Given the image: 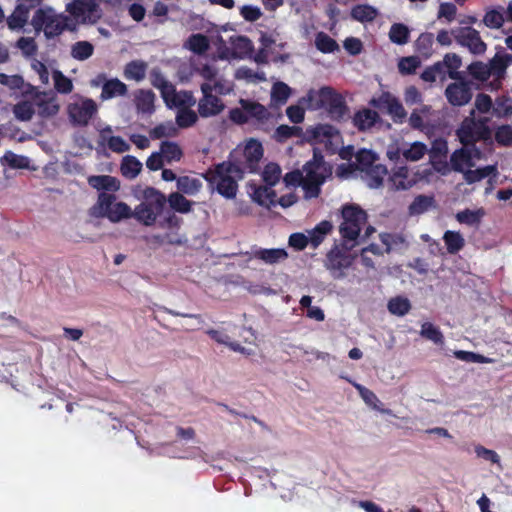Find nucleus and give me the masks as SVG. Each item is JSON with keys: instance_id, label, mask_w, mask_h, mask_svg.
Listing matches in <instances>:
<instances>
[{"instance_id": "f257e3e1", "label": "nucleus", "mask_w": 512, "mask_h": 512, "mask_svg": "<svg viewBox=\"0 0 512 512\" xmlns=\"http://www.w3.org/2000/svg\"><path fill=\"white\" fill-rule=\"evenodd\" d=\"M239 163L229 159L208 168L202 177L217 193L226 199H234L238 192V181L244 177Z\"/></svg>"}, {"instance_id": "f03ea898", "label": "nucleus", "mask_w": 512, "mask_h": 512, "mask_svg": "<svg viewBox=\"0 0 512 512\" xmlns=\"http://www.w3.org/2000/svg\"><path fill=\"white\" fill-rule=\"evenodd\" d=\"M511 65L512 54L501 50L497 51L488 63L482 61L472 62L468 65L467 72L474 80L482 83L492 77V88L499 89L506 77L507 68Z\"/></svg>"}, {"instance_id": "7ed1b4c3", "label": "nucleus", "mask_w": 512, "mask_h": 512, "mask_svg": "<svg viewBox=\"0 0 512 512\" xmlns=\"http://www.w3.org/2000/svg\"><path fill=\"white\" fill-rule=\"evenodd\" d=\"M31 25L36 32L43 31L47 39H53L65 30L75 29V23L70 16L57 14L51 7L38 8L32 17Z\"/></svg>"}, {"instance_id": "20e7f679", "label": "nucleus", "mask_w": 512, "mask_h": 512, "mask_svg": "<svg viewBox=\"0 0 512 512\" xmlns=\"http://www.w3.org/2000/svg\"><path fill=\"white\" fill-rule=\"evenodd\" d=\"M167 203L164 193L154 187H146L142 193V202L134 209V218L145 226L155 224Z\"/></svg>"}, {"instance_id": "39448f33", "label": "nucleus", "mask_w": 512, "mask_h": 512, "mask_svg": "<svg viewBox=\"0 0 512 512\" xmlns=\"http://www.w3.org/2000/svg\"><path fill=\"white\" fill-rule=\"evenodd\" d=\"M474 111L471 112V115ZM489 118L468 116L463 119L456 130V135L463 146H474L479 141H489L492 131L488 125Z\"/></svg>"}, {"instance_id": "423d86ee", "label": "nucleus", "mask_w": 512, "mask_h": 512, "mask_svg": "<svg viewBox=\"0 0 512 512\" xmlns=\"http://www.w3.org/2000/svg\"><path fill=\"white\" fill-rule=\"evenodd\" d=\"M341 215L343 221L339 226V232L342 239L346 242L357 240L362 226L367 222L366 212L356 204H345Z\"/></svg>"}, {"instance_id": "0eeeda50", "label": "nucleus", "mask_w": 512, "mask_h": 512, "mask_svg": "<svg viewBox=\"0 0 512 512\" xmlns=\"http://www.w3.org/2000/svg\"><path fill=\"white\" fill-rule=\"evenodd\" d=\"M263 146L256 139H250L243 149H234L230 152L229 160L239 163L245 172L256 173L259 169V163L263 157Z\"/></svg>"}, {"instance_id": "6e6552de", "label": "nucleus", "mask_w": 512, "mask_h": 512, "mask_svg": "<svg viewBox=\"0 0 512 512\" xmlns=\"http://www.w3.org/2000/svg\"><path fill=\"white\" fill-rule=\"evenodd\" d=\"M116 199L115 194L100 192L94 209H98L102 217L108 218L113 223L134 217V211L130 206L124 202H116Z\"/></svg>"}, {"instance_id": "1a4fd4ad", "label": "nucleus", "mask_w": 512, "mask_h": 512, "mask_svg": "<svg viewBox=\"0 0 512 512\" xmlns=\"http://www.w3.org/2000/svg\"><path fill=\"white\" fill-rule=\"evenodd\" d=\"M451 35L458 45L467 48L473 55H483L487 50L479 31L470 25L451 29Z\"/></svg>"}, {"instance_id": "9d476101", "label": "nucleus", "mask_w": 512, "mask_h": 512, "mask_svg": "<svg viewBox=\"0 0 512 512\" xmlns=\"http://www.w3.org/2000/svg\"><path fill=\"white\" fill-rule=\"evenodd\" d=\"M320 106L325 108L334 120H341L348 112L347 104L341 94L329 86H324L318 92Z\"/></svg>"}, {"instance_id": "9b49d317", "label": "nucleus", "mask_w": 512, "mask_h": 512, "mask_svg": "<svg viewBox=\"0 0 512 512\" xmlns=\"http://www.w3.org/2000/svg\"><path fill=\"white\" fill-rule=\"evenodd\" d=\"M68 116L74 126H86L97 113V105L90 98L70 103L67 108Z\"/></svg>"}, {"instance_id": "f8f14e48", "label": "nucleus", "mask_w": 512, "mask_h": 512, "mask_svg": "<svg viewBox=\"0 0 512 512\" xmlns=\"http://www.w3.org/2000/svg\"><path fill=\"white\" fill-rule=\"evenodd\" d=\"M352 264V257L346 252L334 246L326 255L324 266L334 279L344 277V270Z\"/></svg>"}, {"instance_id": "ddd939ff", "label": "nucleus", "mask_w": 512, "mask_h": 512, "mask_svg": "<svg viewBox=\"0 0 512 512\" xmlns=\"http://www.w3.org/2000/svg\"><path fill=\"white\" fill-rule=\"evenodd\" d=\"M202 98L198 102V113L201 117L207 118L220 114L225 106L222 100L213 95L212 84H201Z\"/></svg>"}, {"instance_id": "4468645a", "label": "nucleus", "mask_w": 512, "mask_h": 512, "mask_svg": "<svg viewBox=\"0 0 512 512\" xmlns=\"http://www.w3.org/2000/svg\"><path fill=\"white\" fill-rule=\"evenodd\" d=\"M445 96L452 106H464L471 101L473 96L471 84L464 78L455 80L446 87Z\"/></svg>"}, {"instance_id": "2eb2a0df", "label": "nucleus", "mask_w": 512, "mask_h": 512, "mask_svg": "<svg viewBox=\"0 0 512 512\" xmlns=\"http://www.w3.org/2000/svg\"><path fill=\"white\" fill-rule=\"evenodd\" d=\"M67 11L73 17L83 21L100 17L98 0H73L67 5Z\"/></svg>"}, {"instance_id": "dca6fc26", "label": "nucleus", "mask_w": 512, "mask_h": 512, "mask_svg": "<svg viewBox=\"0 0 512 512\" xmlns=\"http://www.w3.org/2000/svg\"><path fill=\"white\" fill-rule=\"evenodd\" d=\"M100 80H103L100 94L101 100L104 101L116 97H126L128 95V86L118 78L106 79L105 74H100L98 76V81H96V85L100 83Z\"/></svg>"}, {"instance_id": "f3484780", "label": "nucleus", "mask_w": 512, "mask_h": 512, "mask_svg": "<svg viewBox=\"0 0 512 512\" xmlns=\"http://www.w3.org/2000/svg\"><path fill=\"white\" fill-rule=\"evenodd\" d=\"M381 123L382 119L379 113L370 108H361L352 117V124L359 132H368Z\"/></svg>"}, {"instance_id": "a211bd4d", "label": "nucleus", "mask_w": 512, "mask_h": 512, "mask_svg": "<svg viewBox=\"0 0 512 512\" xmlns=\"http://www.w3.org/2000/svg\"><path fill=\"white\" fill-rule=\"evenodd\" d=\"M155 93L150 89H137L134 92V105L137 113L151 115L155 111Z\"/></svg>"}, {"instance_id": "6ab92c4d", "label": "nucleus", "mask_w": 512, "mask_h": 512, "mask_svg": "<svg viewBox=\"0 0 512 512\" xmlns=\"http://www.w3.org/2000/svg\"><path fill=\"white\" fill-rule=\"evenodd\" d=\"M87 182L92 188L109 194H115L120 189V181L110 175H91Z\"/></svg>"}, {"instance_id": "aec40b11", "label": "nucleus", "mask_w": 512, "mask_h": 512, "mask_svg": "<svg viewBox=\"0 0 512 512\" xmlns=\"http://www.w3.org/2000/svg\"><path fill=\"white\" fill-rule=\"evenodd\" d=\"M388 182L391 189L395 191L410 189L415 184V180L410 177L407 166H400L395 169L389 176Z\"/></svg>"}, {"instance_id": "412c9836", "label": "nucleus", "mask_w": 512, "mask_h": 512, "mask_svg": "<svg viewBox=\"0 0 512 512\" xmlns=\"http://www.w3.org/2000/svg\"><path fill=\"white\" fill-rule=\"evenodd\" d=\"M288 257V254L285 249L282 248H271V249H265V248H256L252 250L250 253V259H257L261 260L266 264H276L283 260H285Z\"/></svg>"}, {"instance_id": "4be33fe9", "label": "nucleus", "mask_w": 512, "mask_h": 512, "mask_svg": "<svg viewBox=\"0 0 512 512\" xmlns=\"http://www.w3.org/2000/svg\"><path fill=\"white\" fill-rule=\"evenodd\" d=\"M450 164L453 171L463 173L465 168L475 165L472 161V151L466 146L456 149L450 156Z\"/></svg>"}, {"instance_id": "5701e85b", "label": "nucleus", "mask_w": 512, "mask_h": 512, "mask_svg": "<svg viewBox=\"0 0 512 512\" xmlns=\"http://www.w3.org/2000/svg\"><path fill=\"white\" fill-rule=\"evenodd\" d=\"M307 137L310 141L315 142H331L334 138L339 137L338 130L329 124H319L315 127L307 129Z\"/></svg>"}, {"instance_id": "b1692460", "label": "nucleus", "mask_w": 512, "mask_h": 512, "mask_svg": "<svg viewBox=\"0 0 512 512\" xmlns=\"http://www.w3.org/2000/svg\"><path fill=\"white\" fill-rule=\"evenodd\" d=\"M31 10V5L26 6L18 0V3L11 13L6 19L7 26L10 30H20L22 29L28 22L29 12Z\"/></svg>"}, {"instance_id": "393cba45", "label": "nucleus", "mask_w": 512, "mask_h": 512, "mask_svg": "<svg viewBox=\"0 0 512 512\" xmlns=\"http://www.w3.org/2000/svg\"><path fill=\"white\" fill-rule=\"evenodd\" d=\"M239 103L241 107L246 111L249 119L253 118L257 120V122L263 124L267 122L271 117V113L268 111V109L259 102L240 99Z\"/></svg>"}, {"instance_id": "a878e982", "label": "nucleus", "mask_w": 512, "mask_h": 512, "mask_svg": "<svg viewBox=\"0 0 512 512\" xmlns=\"http://www.w3.org/2000/svg\"><path fill=\"white\" fill-rule=\"evenodd\" d=\"M148 64L143 60H132L128 62L123 69V76L126 80H132L137 83L146 78Z\"/></svg>"}, {"instance_id": "bb28decb", "label": "nucleus", "mask_w": 512, "mask_h": 512, "mask_svg": "<svg viewBox=\"0 0 512 512\" xmlns=\"http://www.w3.org/2000/svg\"><path fill=\"white\" fill-rule=\"evenodd\" d=\"M35 105L37 107L38 115L42 118L52 117L59 111V105L54 95H51L49 98L46 96V94L37 96L35 98Z\"/></svg>"}, {"instance_id": "cd10ccee", "label": "nucleus", "mask_w": 512, "mask_h": 512, "mask_svg": "<svg viewBox=\"0 0 512 512\" xmlns=\"http://www.w3.org/2000/svg\"><path fill=\"white\" fill-rule=\"evenodd\" d=\"M504 12L505 9L501 5L488 7L485 10L482 23L489 29H500L505 22Z\"/></svg>"}, {"instance_id": "c85d7f7f", "label": "nucleus", "mask_w": 512, "mask_h": 512, "mask_svg": "<svg viewBox=\"0 0 512 512\" xmlns=\"http://www.w3.org/2000/svg\"><path fill=\"white\" fill-rule=\"evenodd\" d=\"M276 192L272 189V186L264 185L257 186L253 190V200L261 206L270 208L276 206Z\"/></svg>"}, {"instance_id": "c756f323", "label": "nucleus", "mask_w": 512, "mask_h": 512, "mask_svg": "<svg viewBox=\"0 0 512 512\" xmlns=\"http://www.w3.org/2000/svg\"><path fill=\"white\" fill-rule=\"evenodd\" d=\"M364 172L367 185L373 189L381 187L384 182V177L388 174L387 167L383 164H374Z\"/></svg>"}, {"instance_id": "7c9ffc66", "label": "nucleus", "mask_w": 512, "mask_h": 512, "mask_svg": "<svg viewBox=\"0 0 512 512\" xmlns=\"http://www.w3.org/2000/svg\"><path fill=\"white\" fill-rule=\"evenodd\" d=\"M176 186L178 192L188 196H195L201 191L203 183L198 178L180 176L176 179Z\"/></svg>"}, {"instance_id": "2f4dec72", "label": "nucleus", "mask_w": 512, "mask_h": 512, "mask_svg": "<svg viewBox=\"0 0 512 512\" xmlns=\"http://www.w3.org/2000/svg\"><path fill=\"white\" fill-rule=\"evenodd\" d=\"M167 203L169 204L170 208L174 210L175 212L181 213V214H187L192 211V206L194 202L188 200L184 194L180 192H172L169 194L168 197H166Z\"/></svg>"}, {"instance_id": "473e14b6", "label": "nucleus", "mask_w": 512, "mask_h": 512, "mask_svg": "<svg viewBox=\"0 0 512 512\" xmlns=\"http://www.w3.org/2000/svg\"><path fill=\"white\" fill-rule=\"evenodd\" d=\"M351 18L361 23L372 22L378 15V11L368 4H357L350 12Z\"/></svg>"}, {"instance_id": "72a5a7b5", "label": "nucleus", "mask_w": 512, "mask_h": 512, "mask_svg": "<svg viewBox=\"0 0 512 512\" xmlns=\"http://www.w3.org/2000/svg\"><path fill=\"white\" fill-rule=\"evenodd\" d=\"M142 170V163L135 157L127 155L123 157L120 171L122 176L127 179L136 178Z\"/></svg>"}, {"instance_id": "f704fd0d", "label": "nucleus", "mask_w": 512, "mask_h": 512, "mask_svg": "<svg viewBox=\"0 0 512 512\" xmlns=\"http://www.w3.org/2000/svg\"><path fill=\"white\" fill-rule=\"evenodd\" d=\"M496 173H497L496 166L487 165V166L477 168L474 170L468 168L463 172V176H464V180L466 181V183L473 184V183L483 180L484 178H486L490 175H495Z\"/></svg>"}, {"instance_id": "c9c22d12", "label": "nucleus", "mask_w": 512, "mask_h": 512, "mask_svg": "<svg viewBox=\"0 0 512 512\" xmlns=\"http://www.w3.org/2000/svg\"><path fill=\"white\" fill-rule=\"evenodd\" d=\"M332 228L331 222L324 220L309 231L308 239L313 248H317L323 242L325 236L331 232Z\"/></svg>"}, {"instance_id": "e433bc0d", "label": "nucleus", "mask_w": 512, "mask_h": 512, "mask_svg": "<svg viewBox=\"0 0 512 512\" xmlns=\"http://www.w3.org/2000/svg\"><path fill=\"white\" fill-rule=\"evenodd\" d=\"M443 240L449 254H456L465 246V239L460 232L447 230Z\"/></svg>"}, {"instance_id": "4c0bfd02", "label": "nucleus", "mask_w": 512, "mask_h": 512, "mask_svg": "<svg viewBox=\"0 0 512 512\" xmlns=\"http://www.w3.org/2000/svg\"><path fill=\"white\" fill-rule=\"evenodd\" d=\"M443 61L445 62L447 68V74L452 80H459L464 78L463 72L458 71V69L462 65L461 57L456 53H447Z\"/></svg>"}, {"instance_id": "58836bf2", "label": "nucleus", "mask_w": 512, "mask_h": 512, "mask_svg": "<svg viewBox=\"0 0 512 512\" xmlns=\"http://www.w3.org/2000/svg\"><path fill=\"white\" fill-rule=\"evenodd\" d=\"M433 43H434V35L430 32H424L419 35L417 40L415 41V51L425 57L428 58L433 53Z\"/></svg>"}, {"instance_id": "ea45409f", "label": "nucleus", "mask_w": 512, "mask_h": 512, "mask_svg": "<svg viewBox=\"0 0 512 512\" xmlns=\"http://www.w3.org/2000/svg\"><path fill=\"white\" fill-rule=\"evenodd\" d=\"M410 30L403 23H394L389 30V39L397 45H405L409 42Z\"/></svg>"}, {"instance_id": "a19ab883", "label": "nucleus", "mask_w": 512, "mask_h": 512, "mask_svg": "<svg viewBox=\"0 0 512 512\" xmlns=\"http://www.w3.org/2000/svg\"><path fill=\"white\" fill-rule=\"evenodd\" d=\"M160 153L163 159L168 163L179 161L183 156L180 146L172 141H163L160 145Z\"/></svg>"}, {"instance_id": "79ce46f5", "label": "nucleus", "mask_w": 512, "mask_h": 512, "mask_svg": "<svg viewBox=\"0 0 512 512\" xmlns=\"http://www.w3.org/2000/svg\"><path fill=\"white\" fill-rule=\"evenodd\" d=\"M484 214L483 208L477 210L464 209L456 214V220L461 224L474 226L481 222Z\"/></svg>"}, {"instance_id": "37998d69", "label": "nucleus", "mask_w": 512, "mask_h": 512, "mask_svg": "<svg viewBox=\"0 0 512 512\" xmlns=\"http://www.w3.org/2000/svg\"><path fill=\"white\" fill-rule=\"evenodd\" d=\"M356 167L359 171L364 172L366 169L375 164L378 156L375 152L369 149H360L355 154Z\"/></svg>"}, {"instance_id": "c03bdc74", "label": "nucleus", "mask_w": 512, "mask_h": 512, "mask_svg": "<svg viewBox=\"0 0 512 512\" xmlns=\"http://www.w3.org/2000/svg\"><path fill=\"white\" fill-rule=\"evenodd\" d=\"M420 335L432 341L436 345L444 344V335L441 330L430 322H424L421 325Z\"/></svg>"}, {"instance_id": "a18cd8bd", "label": "nucleus", "mask_w": 512, "mask_h": 512, "mask_svg": "<svg viewBox=\"0 0 512 512\" xmlns=\"http://www.w3.org/2000/svg\"><path fill=\"white\" fill-rule=\"evenodd\" d=\"M315 46L322 53H333L339 50V45L325 32L317 33L315 37Z\"/></svg>"}, {"instance_id": "49530a36", "label": "nucleus", "mask_w": 512, "mask_h": 512, "mask_svg": "<svg viewBox=\"0 0 512 512\" xmlns=\"http://www.w3.org/2000/svg\"><path fill=\"white\" fill-rule=\"evenodd\" d=\"M434 203L432 196L418 195L414 198L412 203L409 205L410 215H419L426 212Z\"/></svg>"}, {"instance_id": "de8ad7c7", "label": "nucleus", "mask_w": 512, "mask_h": 512, "mask_svg": "<svg viewBox=\"0 0 512 512\" xmlns=\"http://www.w3.org/2000/svg\"><path fill=\"white\" fill-rule=\"evenodd\" d=\"M196 104V99L191 91L182 90L176 92V96L171 101L169 108L188 109Z\"/></svg>"}, {"instance_id": "09e8293b", "label": "nucleus", "mask_w": 512, "mask_h": 512, "mask_svg": "<svg viewBox=\"0 0 512 512\" xmlns=\"http://www.w3.org/2000/svg\"><path fill=\"white\" fill-rule=\"evenodd\" d=\"M323 166L322 158L320 160H313L309 161L304 165V171L306 175L304 176V179L310 180V181H321L324 183L325 176L323 173L320 172L321 168Z\"/></svg>"}, {"instance_id": "8fccbe9b", "label": "nucleus", "mask_w": 512, "mask_h": 512, "mask_svg": "<svg viewBox=\"0 0 512 512\" xmlns=\"http://www.w3.org/2000/svg\"><path fill=\"white\" fill-rule=\"evenodd\" d=\"M94 52L93 45L88 41H78L72 45L71 56L79 61H84L92 56Z\"/></svg>"}, {"instance_id": "3c124183", "label": "nucleus", "mask_w": 512, "mask_h": 512, "mask_svg": "<svg viewBox=\"0 0 512 512\" xmlns=\"http://www.w3.org/2000/svg\"><path fill=\"white\" fill-rule=\"evenodd\" d=\"M291 94V88L284 82H277L271 91V100L277 105H284Z\"/></svg>"}, {"instance_id": "603ef678", "label": "nucleus", "mask_w": 512, "mask_h": 512, "mask_svg": "<svg viewBox=\"0 0 512 512\" xmlns=\"http://www.w3.org/2000/svg\"><path fill=\"white\" fill-rule=\"evenodd\" d=\"M188 48L196 53L203 54L209 49V40L204 34H192L187 41Z\"/></svg>"}, {"instance_id": "864d4df0", "label": "nucleus", "mask_w": 512, "mask_h": 512, "mask_svg": "<svg viewBox=\"0 0 512 512\" xmlns=\"http://www.w3.org/2000/svg\"><path fill=\"white\" fill-rule=\"evenodd\" d=\"M281 177V168L277 163H268L262 172V179L268 186H275Z\"/></svg>"}, {"instance_id": "5fc2aeb1", "label": "nucleus", "mask_w": 512, "mask_h": 512, "mask_svg": "<svg viewBox=\"0 0 512 512\" xmlns=\"http://www.w3.org/2000/svg\"><path fill=\"white\" fill-rule=\"evenodd\" d=\"M411 309L410 301L404 297H395L388 302V310L391 314L397 316L406 315Z\"/></svg>"}, {"instance_id": "6e6d98bb", "label": "nucleus", "mask_w": 512, "mask_h": 512, "mask_svg": "<svg viewBox=\"0 0 512 512\" xmlns=\"http://www.w3.org/2000/svg\"><path fill=\"white\" fill-rule=\"evenodd\" d=\"M302 129L298 126L279 125L274 133L277 142H284L292 137H300Z\"/></svg>"}, {"instance_id": "4d7b16f0", "label": "nucleus", "mask_w": 512, "mask_h": 512, "mask_svg": "<svg viewBox=\"0 0 512 512\" xmlns=\"http://www.w3.org/2000/svg\"><path fill=\"white\" fill-rule=\"evenodd\" d=\"M13 113L20 121H29L35 114L34 104L30 101H20L14 108Z\"/></svg>"}, {"instance_id": "13d9d810", "label": "nucleus", "mask_w": 512, "mask_h": 512, "mask_svg": "<svg viewBox=\"0 0 512 512\" xmlns=\"http://www.w3.org/2000/svg\"><path fill=\"white\" fill-rule=\"evenodd\" d=\"M233 47L240 57H252L254 53L253 42L247 36H238L233 41Z\"/></svg>"}, {"instance_id": "bf43d9fd", "label": "nucleus", "mask_w": 512, "mask_h": 512, "mask_svg": "<svg viewBox=\"0 0 512 512\" xmlns=\"http://www.w3.org/2000/svg\"><path fill=\"white\" fill-rule=\"evenodd\" d=\"M198 120V115L191 108L179 109L176 115V124L180 128H189Z\"/></svg>"}, {"instance_id": "052dcab7", "label": "nucleus", "mask_w": 512, "mask_h": 512, "mask_svg": "<svg viewBox=\"0 0 512 512\" xmlns=\"http://www.w3.org/2000/svg\"><path fill=\"white\" fill-rule=\"evenodd\" d=\"M427 146L422 142H414L408 149L403 150L402 156L408 161H418L424 157Z\"/></svg>"}, {"instance_id": "680f3d73", "label": "nucleus", "mask_w": 512, "mask_h": 512, "mask_svg": "<svg viewBox=\"0 0 512 512\" xmlns=\"http://www.w3.org/2000/svg\"><path fill=\"white\" fill-rule=\"evenodd\" d=\"M454 355L457 359L470 363L488 364L494 362L492 358L471 351L458 350L455 351Z\"/></svg>"}, {"instance_id": "e2e57ef3", "label": "nucleus", "mask_w": 512, "mask_h": 512, "mask_svg": "<svg viewBox=\"0 0 512 512\" xmlns=\"http://www.w3.org/2000/svg\"><path fill=\"white\" fill-rule=\"evenodd\" d=\"M54 87L61 94H68L73 90L72 81L60 70L53 71Z\"/></svg>"}, {"instance_id": "0e129e2a", "label": "nucleus", "mask_w": 512, "mask_h": 512, "mask_svg": "<svg viewBox=\"0 0 512 512\" xmlns=\"http://www.w3.org/2000/svg\"><path fill=\"white\" fill-rule=\"evenodd\" d=\"M387 113L391 116L395 123H403L407 116V112L404 109L402 103L396 97L392 100Z\"/></svg>"}, {"instance_id": "69168bd1", "label": "nucleus", "mask_w": 512, "mask_h": 512, "mask_svg": "<svg viewBox=\"0 0 512 512\" xmlns=\"http://www.w3.org/2000/svg\"><path fill=\"white\" fill-rule=\"evenodd\" d=\"M3 159L7 165L13 169H25L29 165L28 157L17 155L11 151L7 152Z\"/></svg>"}, {"instance_id": "338daca9", "label": "nucleus", "mask_w": 512, "mask_h": 512, "mask_svg": "<svg viewBox=\"0 0 512 512\" xmlns=\"http://www.w3.org/2000/svg\"><path fill=\"white\" fill-rule=\"evenodd\" d=\"M16 47L21 50L26 57H31L37 52V44L32 37H20L16 42Z\"/></svg>"}, {"instance_id": "774afa93", "label": "nucleus", "mask_w": 512, "mask_h": 512, "mask_svg": "<svg viewBox=\"0 0 512 512\" xmlns=\"http://www.w3.org/2000/svg\"><path fill=\"white\" fill-rule=\"evenodd\" d=\"M495 140L498 144L509 146L512 144V127L510 125H502L495 132Z\"/></svg>"}]
</instances>
